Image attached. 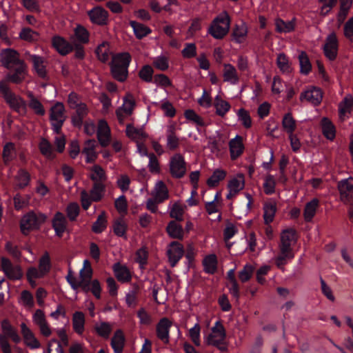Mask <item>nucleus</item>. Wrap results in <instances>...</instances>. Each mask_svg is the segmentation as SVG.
Returning a JSON list of instances; mask_svg holds the SVG:
<instances>
[{
	"mask_svg": "<svg viewBox=\"0 0 353 353\" xmlns=\"http://www.w3.org/2000/svg\"><path fill=\"white\" fill-rule=\"evenodd\" d=\"M92 269L88 260L83 261V268L79 272V279H78V289L81 288L83 292H92L97 299L101 297V285L98 280L92 281Z\"/></svg>",
	"mask_w": 353,
	"mask_h": 353,
	"instance_id": "1",
	"label": "nucleus"
},
{
	"mask_svg": "<svg viewBox=\"0 0 353 353\" xmlns=\"http://www.w3.org/2000/svg\"><path fill=\"white\" fill-rule=\"evenodd\" d=\"M226 332L220 321H217L211 328L210 333L204 337V341L208 345L216 347L221 351L227 350L225 343Z\"/></svg>",
	"mask_w": 353,
	"mask_h": 353,
	"instance_id": "2",
	"label": "nucleus"
},
{
	"mask_svg": "<svg viewBox=\"0 0 353 353\" xmlns=\"http://www.w3.org/2000/svg\"><path fill=\"white\" fill-rule=\"evenodd\" d=\"M230 27V18L226 12H223L212 21L208 32L214 39H221L228 33Z\"/></svg>",
	"mask_w": 353,
	"mask_h": 353,
	"instance_id": "3",
	"label": "nucleus"
},
{
	"mask_svg": "<svg viewBox=\"0 0 353 353\" xmlns=\"http://www.w3.org/2000/svg\"><path fill=\"white\" fill-rule=\"evenodd\" d=\"M0 91L10 108L19 114H26L27 110L26 101L20 96L13 93L4 81H0Z\"/></svg>",
	"mask_w": 353,
	"mask_h": 353,
	"instance_id": "4",
	"label": "nucleus"
},
{
	"mask_svg": "<svg viewBox=\"0 0 353 353\" xmlns=\"http://www.w3.org/2000/svg\"><path fill=\"white\" fill-rule=\"evenodd\" d=\"M47 216L41 212H29L21 219L20 228L21 232L26 235L30 231L38 229L46 221Z\"/></svg>",
	"mask_w": 353,
	"mask_h": 353,
	"instance_id": "5",
	"label": "nucleus"
},
{
	"mask_svg": "<svg viewBox=\"0 0 353 353\" xmlns=\"http://www.w3.org/2000/svg\"><path fill=\"white\" fill-rule=\"evenodd\" d=\"M65 110L63 104L57 102L50 110V121L53 131L60 134L63 124L66 119Z\"/></svg>",
	"mask_w": 353,
	"mask_h": 353,
	"instance_id": "6",
	"label": "nucleus"
},
{
	"mask_svg": "<svg viewBox=\"0 0 353 353\" xmlns=\"http://www.w3.org/2000/svg\"><path fill=\"white\" fill-rule=\"evenodd\" d=\"M170 172L172 177L181 179L186 173V163L183 157L179 153L174 154L170 160Z\"/></svg>",
	"mask_w": 353,
	"mask_h": 353,
	"instance_id": "7",
	"label": "nucleus"
},
{
	"mask_svg": "<svg viewBox=\"0 0 353 353\" xmlns=\"http://www.w3.org/2000/svg\"><path fill=\"white\" fill-rule=\"evenodd\" d=\"M135 105V99L132 94L127 93L123 98L122 105L116 110V115L120 123H123L125 118L132 114Z\"/></svg>",
	"mask_w": 353,
	"mask_h": 353,
	"instance_id": "8",
	"label": "nucleus"
},
{
	"mask_svg": "<svg viewBox=\"0 0 353 353\" xmlns=\"http://www.w3.org/2000/svg\"><path fill=\"white\" fill-rule=\"evenodd\" d=\"M0 57L2 65L8 70H12L15 65L24 61L20 59L19 53L12 48L2 50Z\"/></svg>",
	"mask_w": 353,
	"mask_h": 353,
	"instance_id": "9",
	"label": "nucleus"
},
{
	"mask_svg": "<svg viewBox=\"0 0 353 353\" xmlns=\"http://www.w3.org/2000/svg\"><path fill=\"white\" fill-rule=\"evenodd\" d=\"M1 268L5 275L10 280H19L23 277V271L19 265H14L6 257L1 258Z\"/></svg>",
	"mask_w": 353,
	"mask_h": 353,
	"instance_id": "10",
	"label": "nucleus"
},
{
	"mask_svg": "<svg viewBox=\"0 0 353 353\" xmlns=\"http://www.w3.org/2000/svg\"><path fill=\"white\" fill-rule=\"evenodd\" d=\"M323 50L325 57L330 61H334L336 59L339 50V42L334 32H332L327 35L325 39Z\"/></svg>",
	"mask_w": 353,
	"mask_h": 353,
	"instance_id": "11",
	"label": "nucleus"
},
{
	"mask_svg": "<svg viewBox=\"0 0 353 353\" xmlns=\"http://www.w3.org/2000/svg\"><path fill=\"white\" fill-rule=\"evenodd\" d=\"M338 189L340 193V199L345 203L353 201V178L340 181L338 183Z\"/></svg>",
	"mask_w": 353,
	"mask_h": 353,
	"instance_id": "12",
	"label": "nucleus"
},
{
	"mask_svg": "<svg viewBox=\"0 0 353 353\" xmlns=\"http://www.w3.org/2000/svg\"><path fill=\"white\" fill-rule=\"evenodd\" d=\"M32 321L38 327L41 335L49 337L52 334V329L43 310L38 309L34 312Z\"/></svg>",
	"mask_w": 353,
	"mask_h": 353,
	"instance_id": "13",
	"label": "nucleus"
},
{
	"mask_svg": "<svg viewBox=\"0 0 353 353\" xmlns=\"http://www.w3.org/2000/svg\"><path fill=\"white\" fill-rule=\"evenodd\" d=\"M245 187V177L243 174H237L228 183L227 188L228 193L226 195L227 199H232Z\"/></svg>",
	"mask_w": 353,
	"mask_h": 353,
	"instance_id": "14",
	"label": "nucleus"
},
{
	"mask_svg": "<svg viewBox=\"0 0 353 353\" xmlns=\"http://www.w3.org/2000/svg\"><path fill=\"white\" fill-rule=\"evenodd\" d=\"M13 72H10L6 76V81L16 84L21 83L25 80L28 74V66L23 61L12 68Z\"/></svg>",
	"mask_w": 353,
	"mask_h": 353,
	"instance_id": "15",
	"label": "nucleus"
},
{
	"mask_svg": "<svg viewBox=\"0 0 353 353\" xmlns=\"http://www.w3.org/2000/svg\"><path fill=\"white\" fill-rule=\"evenodd\" d=\"M172 325V322L166 317L161 319L156 325L157 336L164 344L170 342V329Z\"/></svg>",
	"mask_w": 353,
	"mask_h": 353,
	"instance_id": "16",
	"label": "nucleus"
},
{
	"mask_svg": "<svg viewBox=\"0 0 353 353\" xmlns=\"http://www.w3.org/2000/svg\"><path fill=\"white\" fill-rule=\"evenodd\" d=\"M25 55L27 59L32 62L33 69L37 75L45 78L47 71L44 58L37 54H32L29 52H26Z\"/></svg>",
	"mask_w": 353,
	"mask_h": 353,
	"instance_id": "17",
	"label": "nucleus"
},
{
	"mask_svg": "<svg viewBox=\"0 0 353 353\" xmlns=\"http://www.w3.org/2000/svg\"><path fill=\"white\" fill-rule=\"evenodd\" d=\"M91 22L99 26L106 25L108 21V12L101 6H96L88 12Z\"/></svg>",
	"mask_w": 353,
	"mask_h": 353,
	"instance_id": "18",
	"label": "nucleus"
},
{
	"mask_svg": "<svg viewBox=\"0 0 353 353\" xmlns=\"http://www.w3.org/2000/svg\"><path fill=\"white\" fill-rule=\"evenodd\" d=\"M323 99V94L321 90L316 87H309L307 90L303 92L300 95V100L301 101H306L313 105H319Z\"/></svg>",
	"mask_w": 353,
	"mask_h": 353,
	"instance_id": "19",
	"label": "nucleus"
},
{
	"mask_svg": "<svg viewBox=\"0 0 353 353\" xmlns=\"http://www.w3.org/2000/svg\"><path fill=\"white\" fill-rule=\"evenodd\" d=\"M184 253L183 246L179 242H172L168 248L167 254L172 267L176 265Z\"/></svg>",
	"mask_w": 353,
	"mask_h": 353,
	"instance_id": "20",
	"label": "nucleus"
},
{
	"mask_svg": "<svg viewBox=\"0 0 353 353\" xmlns=\"http://www.w3.org/2000/svg\"><path fill=\"white\" fill-rule=\"evenodd\" d=\"M97 147V143L94 139L85 141L81 153L85 157L86 163H92L97 160L98 157V153L96 151Z\"/></svg>",
	"mask_w": 353,
	"mask_h": 353,
	"instance_id": "21",
	"label": "nucleus"
},
{
	"mask_svg": "<svg viewBox=\"0 0 353 353\" xmlns=\"http://www.w3.org/2000/svg\"><path fill=\"white\" fill-rule=\"evenodd\" d=\"M21 332L23 338L24 343L30 349H37L41 346L40 342L34 336L32 331L25 323H21Z\"/></svg>",
	"mask_w": 353,
	"mask_h": 353,
	"instance_id": "22",
	"label": "nucleus"
},
{
	"mask_svg": "<svg viewBox=\"0 0 353 353\" xmlns=\"http://www.w3.org/2000/svg\"><path fill=\"white\" fill-rule=\"evenodd\" d=\"M230 154L232 160L239 158L244 151V144L243 138L240 135H236L229 141Z\"/></svg>",
	"mask_w": 353,
	"mask_h": 353,
	"instance_id": "23",
	"label": "nucleus"
},
{
	"mask_svg": "<svg viewBox=\"0 0 353 353\" xmlns=\"http://www.w3.org/2000/svg\"><path fill=\"white\" fill-rule=\"evenodd\" d=\"M97 138L103 147H106L110 142V129L105 120H100L98 123Z\"/></svg>",
	"mask_w": 353,
	"mask_h": 353,
	"instance_id": "24",
	"label": "nucleus"
},
{
	"mask_svg": "<svg viewBox=\"0 0 353 353\" xmlns=\"http://www.w3.org/2000/svg\"><path fill=\"white\" fill-rule=\"evenodd\" d=\"M52 224L56 235L61 237L67 229V220L64 214L60 212H56L52 220Z\"/></svg>",
	"mask_w": 353,
	"mask_h": 353,
	"instance_id": "25",
	"label": "nucleus"
},
{
	"mask_svg": "<svg viewBox=\"0 0 353 353\" xmlns=\"http://www.w3.org/2000/svg\"><path fill=\"white\" fill-rule=\"evenodd\" d=\"M223 69V81L232 85H236L239 81V76L236 68L230 63H224Z\"/></svg>",
	"mask_w": 353,
	"mask_h": 353,
	"instance_id": "26",
	"label": "nucleus"
},
{
	"mask_svg": "<svg viewBox=\"0 0 353 353\" xmlns=\"http://www.w3.org/2000/svg\"><path fill=\"white\" fill-rule=\"evenodd\" d=\"M1 328L3 335L10 338L15 343L21 342V337L17 330L11 325L8 319H3L1 321Z\"/></svg>",
	"mask_w": 353,
	"mask_h": 353,
	"instance_id": "27",
	"label": "nucleus"
},
{
	"mask_svg": "<svg viewBox=\"0 0 353 353\" xmlns=\"http://www.w3.org/2000/svg\"><path fill=\"white\" fill-rule=\"evenodd\" d=\"M279 248V253L276 257H275V263L276 266L284 270V265L287 264L288 261L294 258V253L292 248H286L283 247Z\"/></svg>",
	"mask_w": 353,
	"mask_h": 353,
	"instance_id": "28",
	"label": "nucleus"
},
{
	"mask_svg": "<svg viewBox=\"0 0 353 353\" xmlns=\"http://www.w3.org/2000/svg\"><path fill=\"white\" fill-rule=\"evenodd\" d=\"M52 43L57 52L62 55H65L73 50V46L65 39L59 36L54 37L52 39Z\"/></svg>",
	"mask_w": 353,
	"mask_h": 353,
	"instance_id": "29",
	"label": "nucleus"
},
{
	"mask_svg": "<svg viewBox=\"0 0 353 353\" xmlns=\"http://www.w3.org/2000/svg\"><path fill=\"white\" fill-rule=\"evenodd\" d=\"M152 195L159 203H162L169 198V191L162 181H158L152 192Z\"/></svg>",
	"mask_w": 353,
	"mask_h": 353,
	"instance_id": "30",
	"label": "nucleus"
},
{
	"mask_svg": "<svg viewBox=\"0 0 353 353\" xmlns=\"http://www.w3.org/2000/svg\"><path fill=\"white\" fill-rule=\"evenodd\" d=\"M176 128L174 124L170 125L166 130V148L170 150H175L179 146V139L176 134Z\"/></svg>",
	"mask_w": 353,
	"mask_h": 353,
	"instance_id": "31",
	"label": "nucleus"
},
{
	"mask_svg": "<svg viewBox=\"0 0 353 353\" xmlns=\"http://www.w3.org/2000/svg\"><path fill=\"white\" fill-rule=\"evenodd\" d=\"M73 110H75V114L72 117V122L74 126H81L83 120L86 117L89 112L87 105L82 102L81 104L77 105Z\"/></svg>",
	"mask_w": 353,
	"mask_h": 353,
	"instance_id": "32",
	"label": "nucleus"
},
{
	"mask_svg": "<svg viewBox=\"0 0 353 353\" xmlns=\"http://www.w3.org/2000/svg\"><path fill=\"white\" fill-rule=\"evenodd\" d=\"M295 230L289 228L282 231L281 233V242L279 247L292 248V245L296 242Z\"/></svg>",
	"mask_w": 353,
	"mask_h": 353,
	"instance_id": "33",
	"label": "nucleus"
},
{
	"mask_svg": "<svg viewBox=\"0 0 353 353\" xmlns=\"http://www.w3.org/2000/svg\"><path fill=\"white\" fill-rule=\"evenodd\" d=\"M74 331L79 335H82L85 330V319L82 312H75L72 319Z\"/></svg>",
	"mask_w": 353,
	"mask_h": 353,
	"instance_id": "34",
	"label": "nucleus"
},
{
	"mask_svg": "<svg viewBox=\"0 0 353 353\" xmlns=\"http://www.w3.org/2000/svg\"><path fill=\"white\" fill-rule=\"evenodd\" d=\"M319 205V199L314 198L307 202L304 208L303 217L305 221L310 222L315 216L316 210Z\"/></svg>",
	"mask_w": 353,
	"mask_h": 353,
	"instance_id": "35",
	"label": "nucleus"
},
{
	"mask_svg": "<svg viewBox=\"0 0 353 353\" xmlns=\"http://www.w3.org/2000/svg\"><path fill=\"white\" fill-rule=\"evenodd\" d=\"M276 212V203L274 201L266 202L263 206V219L266 225L272 223Z\"/></svg>",
	"mask_w": 353,
	"mask_h": 353,
	"instance_id": "36",
	"label": "nucleus"
},
{
	"mask_svg": "<svg viewBox=\"0 0 353 353\" xmlns=\"http://www.w3.org/2000/svg\"><path fill=\"white\" fill-rule=\"evenodd\" d=\"M127 136L137 142H141L147 137V134L142 128H135L132 125L126 126Z\"/></svg>",
	"mask_w": 353,
	"mask_h": 353,
	"instance_id": "37",
	"label": "nucleus"
},
{
	"mask_svg": "<svg viewBox=\"0 0 353 353\" xmlns=\"http://www.w3.org/2000/svg\"><path fill=\"white\" fill-rule=\"evenodd\" d=\"M90 178L94 183H103L107 179L105 171L99 165H94L90 168Z\"/></svg>",
	"mask_w": 353,
	"mask_h": 353,
	"instance_id": "38",
	"label": "nucleus"
},
{
	"mask_svg": "<svg viewBox=\"0 0 353 353\" xmlns=\"http://www.w3.org/2000/svg\"><path fill=\"white\" fill-rule=\"evenodd\" d=\"M276 65L280 71L286 74H289L292 71L291 63L288 57L284 53H279L276 58Z\"/></svg>",
	"mask_w": 353,
	"mask_h": 353,
	"instance_id": "39",
	"label": "nucleus"
},
{
	"mask_svg": "<svg viewBox=\"0 0 353 353\" xmlns=\"http://www.w3.org/2000/svg\"><path fill=\"white\" fill-rule=\"evenodd\" d=\"M281 124L283 130L288 134L294 133L296 128V121L290 112L284 114Z\"/></svg>",
	"mask_w": 353,
	"mask_h": 353,
	"instance_id": "40",
	"label": "nucleus"
},
{
	"mask_svg": "<svg viewBox=\"0 0 353 353\" xmlns=\"http://www.w3.org/2000/svg\"><path fill=\"white\" fill-rule=\"evenodd\" d=\"M125 338L123 332L117 330L111 340V345L115 353H121L124 346Z\"/></svg>",
	"mask_w": 353,
	"mask_h": 353,
	"instance_id": "41",
	"label": "nucleus"
},
{
	"mask_svg": "<svg viewBox=\"0 0 353 353\" xmlns=\"http://www.w3.org/2000/svg\"><path fill=\"white\" fill-rule=\"evenodd\" d=\"M214 105L216 109V114L221 117H223L231 108L230 103L222 99L219 95L214 99Z\"/></svg>",
	"mask_w": 353,
	"mask_h": 353,
	"instance_id": "42",
	"label": "nucleus"
},
{
	"mask_svg": "<svg viewBox=\"0 0 353 353\" xmlns=\"http://www.w3.org/2000/svg\"><path fill=\"white\" fill-rule=\"evenodd\" d=\"M46 276L38 268L30 267L26 272V278L32 287L37 285V279H42Z\"/></svg>",
	"mask_w": 353,
	"mask_h": 353,
	"instance_id": "43",
	"label": "nucleus"
},
{
	"mask_svg": "<svg viewBox=\"0 0 353 353\" xmlns=\"http://www.w3.org/2000/svg\"><path fill=\"white\" fill-rule=\"evenodd\" d=\"M166 231L172 238L181 239L183 237V230L176 221H170L166 228Z\"/></svg>",
	"mask_w": 353,
	"mask_h": 353,
	"instance_id": "44",
	"label": "nucleus"
},
{
	"mask_svg": "<svg viewBox=\"0 0 353 353\" xmlns=\"http://www.w3.org/2000/svg\"><path fill=\"white\" fill-rule=\"evenodd\" d=\"M227 176V172L223 169H216L211 176L208 179L207 184L209 187H216L219 182L225 179Z\"/></svg>",
	"mask_w": 353,
	"mask_h": 353,
	"instance_id": "45",
	"label": "nucleus"
},
{
	"mask_svg": "<svg viewBox=\"0 0 353 353\" xmlns=\"http://www.w3.org/2000/svg\"><path fill=\"white\" fill-rule=\"evenodd\" d=\"M321 127L323 135L330 140H333L336 135V130L334 125L326 117L321 120Z\"/></svg>",
	"mask_w": 353,
	"mask_h": 353,
	"instance_id": "46",
	"label": "nucleus"
},
{
	"mask_svg": "<svg viewBox=\"0 0 353 353\" xmlns=\"http://www.w3.org/2000/svg\"><path fill=\"white\" fill-rule=\"evenodd\" d=\"M114 272L115 276L119 281L127 282L131 279L128 269L119 263H117L114 265Z\"/></svg>",
	"mask_w": 353,
	"mask_h": 353,
	"instance_id": "47",
	"label": "nucleus"
},
{
	"mask_svg": "<svg viewBox=\"0 0 353 353\" xmlns=\"http://www.w3.org/2000/svg\"><path fill=\"white\" fill-rule=\"evenodd\" d=\"M130 61L131 57L129 53H119L112 57L111 65L128 68Z\"/></svg>",
	"mask_w": 353,
	"mask_h": 353,
	"instance_id": "48",
	"label": "nucleus"
},
{
	"mask_svg": "<svg viewBox=\"0 0 353 353\" xmlns=\"http://www.w3.org/2000/svg\"><path fill=\"white\" fill-rule=\"evenodd\" d=\"M130 24L133 29L135 36L138 39H142L151 32L150 28L142 23L131 21Z\"/></svg>",
	"mask_w": 353,
	"mask_h": 353,
	"instance_id": "49",
	"label": "nucleus"
},
{
	"mask_svg": "<svg viewBox=\"0 0 353 353\" xmlns=\"http://www.w3.org/2000/svg\"><path fill=\"white\" fill-rule=\"evenodd\" d=\"M94 330L99 336L108 339L112 330V326L108 322L101 321L94 325Z\"/></svg>",
	"mask_w": 353,
	"mask_h": 353,
	"instance_id": "50",
	"label": "nucleus"
},
{
	"mask_svg": "<svg viewBox=\"0 0 353 353\" xmlns=\"http://www.w3.org/2000/svg\"><path fill=\"white\" fill-rule=\"evenodd\" d=\"M276 30L280 33H288L294 30L295 24L294 20L285 21L281 19L275 21Z\"/></svg>",
	"mask_w": 353,
	"mask_h": 353,
	"instance_id": "51",
	"label": "nucleus"
},
{
	"mask_svg": "<svg viewBox=\"0 0 353 353\" xmlns=\"http://www.w3.org/2000/svg\"><path fill=\"white\" fill-rule=\"evenodd\" d=\"M107 218L104 211L101 212L92 226L94 233H101L107 228Z\"/></svg>",
	"mask_w": 353,
	"mask_h": 353,
	"instance_id": "52",
	"label": "nucleus"
},
{
	"mask_svg": "<svg viewBox=\"0 0 353 353\" xmlns=\"http://www.w3.org/2000/svg\"><path fill=\"white\" fill-rule=\"evenodd\" d=\"M203 265L205 272L213 274L217 267V259L215 254H210L205 256L203 261Z\"/></svg>",
	"mask_w": 353,
	"mask_h": 353,
	"instance_id": "53",
	"label": "nucleus"
},
{
	"mask_svg": "<svg viewBox=\"0 0 353 353\" xmlns=\"http://www.w3.org/2000/svg\"><path fill=\"white\" fill-rule=\"evenodd\" d=\"M39 150L41 153L47 159H52L55 157L51 143L46 139H42L39 143Z\"/></svg>",
	"mask_w": 353,
	"mask_h": 353,
	"instance_id": "54",
	"label": "nucleus"
},
{
	"mask_svg": "<svg viewBox=\"0 0 353 353\" xmlns=\"http://www.w3.org/2000/svg\"><path fill=\"white\" fill-rule=\"evenodd\" d=\"M96 53L98 59L102 62H106L110 56V51L109 48V43L108 42H103L98 46Z\"/></svg>",
	"mask_w": 353,
	"mask_h": 353,
	"instance_id": "55",
	"label": "nucleus"
},
{
	"mask_svg": "<svg viewBox=\"0 0 353 353\" xmlns=\"http://www.w3.org/2000/svg\"><path fill=\"white\" fill-rule=\"evenodd\" d=\"M128 68L123 66L120 67L111 65V74L114 79L120 82H123L127 79L128 73Z\"/></svg>",
	"mask_w": 353,
	"mask_h": 353,
	"instance_id": "56",
	"label": "nucleus"
},
{
	"mask_svg": "<svg viewBox=\"0 0 353 353\" xmlns=\"http://www.w3.org/2000/svg\"><path fill=\"white\" fill-rule=\"evenodd\" d=\"M248 34V28L245 24L236 26L232 32L234 40L236 43H242Z\"/></svg>",
	"mask_w": 353,
	"mask_h": 353,
	"instance_id": "57",
	"label": "nucleus"
},
{
	"mask_svg": "<svg viewBox=\"0 0 353 353\" xmlns=\"http://www.w3.org/2000/svg\"><path fill=\"white\" fill-rule=\"evenodd\" d=\"M353 106V98L351 95L346 96L339 106V116L341 119H344L345 114L349 112Z\"/></svg>",
	"mask_w": 353,
	"mask_h": 353,
	"instance_id": "58",
	"label": "nucleus"
},
{
	"mask_svg": "<svg viewBox=\"0 0 353 353\" xmlns=\"http://www.w3.org/2000/svg\"><path fill=\"white\" fill-rule=\"evenodd\" d=\"M299 61L300 64L301 72L304 74H307L312 69V65L310 62L309 58L305 52H301V53L299 55Z\"/></svg>",
	"mask_w": 353,
	"mask_h": 353,
	"instance_id": "59",
	"label": "nucleus"
},
{
	"mask_svg": "<svg viewBox=\"0 0 353 353\" xmlns=\"http://www.w3.org/2000/svg\"><path fill=\"white\" fill-rule=\"evenodd\" d=\"M352 4V0H340V10L337 17L340 23H343L346 18Z\"/></svg>",
	"mask_w": 353,
	"mask_h": 353,
	"instance_id": "60",
	"label": "nucleus"
},
{
	"mask_svg": "<svg viewBox=\"0 0 353 353\" xmlns=\"http://www.w3.org/2000/svg\"><path fill=\"white\" fill-rule=\"evenodd\" d=\"M15 154V145L12 142H8L5 144L3 149L2 157L5 163L12 161Z\"/></svg>",
	"mask_w": 353,
	"mask_h": 353,
	"instance_id": "61",
	"label": "nucleus"
},
{
	"mask_svg": "<svg viewBox=\"0 0 353 353\" xmlns=\"http://www.w3.org/2000/svg\"><path fill=\"white\" fill-rule=\"evenodd\" d=\"M39 33L29 28H24L20 32L19 37L28 42H33L39 39Z\"/></svg>",
	"mask_w": 353,
	"mask_h": 353,
	"instance_id": "62",
	"label": "nucleus"
},
{
	"mask_svg": "<svg viewBox=\"0 0 353 353\" xmlns=\"http://www.w3.org/2000/svg\"><path fill=\"white\" fill-rule=\"evenodd\" d=\"M105 185L103 183H94L92 188L90 190V194L92 195V199L93 201H100L104 194Z\"/></svg>",
	"mask_w": 353,
	"mask_h": 353,
	"instance_id": "63",
	"label": "nucleus"
},
{
	"mask_svg": "<svg viewBox=\"0 0 353 353\" xmlns=\"http://www.w3.org/2000/svg\"><path fill=\"white\" fill-rule=\"evenodd\" d=\"M30 180L29 173L24 170H21L16 176L17 186L19 188H23L29 184Z\"/></svg>",
	"mask_w": 353,
	"mask_h": 353,
	"instance_id": "64",
	"label": "nucleus"
}]
</instances>
